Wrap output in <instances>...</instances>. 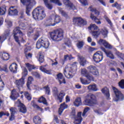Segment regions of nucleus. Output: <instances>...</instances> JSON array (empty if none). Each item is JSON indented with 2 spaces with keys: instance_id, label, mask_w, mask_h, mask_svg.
I'll use <instances>...</instances> for the list:
<instances>
[{
  "instance_id": "f257e3e1",
  "label": "nucleus",
  "mask_w": 124,
  "mask_h": 124,
  "mask_svg": "<svg viewBox=\"0 0 124 124\" xmlns=\"http://www.w3.org/2000/svg\"><path fill=\"white\" fill-rule=\"evenodd\" d=\"M33 18L36 20V21H41L43 20L44 18L46 17V14L44 10L43 7H38L35 9L32 13Z\"/></svg>"
},
{
  "instance_id": "f03ea898",
  "label": "nucleus",
  "mask_w": 124,
  "mask_h": 124,
  "mask_svg": "<svg viewBox=\"0 0 124 124\" xmlns=\"http://www.w3.org/2000/svg\"><path fill=\"white\" fill-rule=\"evenodd\" d=\"M19 33L21 38V42L22 43H26V40H27V37L25 34L21 31V29L19 27H16L13 31L14 37L15 41L18 43L19 45H20V40H19V37L17 36V34Z\"/></svg>"
},
{
  "instance_id": "7ed1b4c3",
  "label": "nucleus",
  "mask_w": 124,
  "mask_h": 124,
  "mask_svg": "<svg viewBox=\"0 0 124 124\" xmlns=\"http://www.w3.org/2000/svg\"><path fill=\"white\" fill-rule=\"evenodd\" d=\"M50 35L52 40L61 41L63 38V31L62 29H57L51 32Z\"/></svg>"
},
{
  "instance_id": "20e7f679",
  "label": "nucleus",
  "mask_w": 124,
  "mask_h": 124,
  "mask_svg": "<svg viewBox=\"0 0 124 124\" xmlns=\"http://www.w3.org/2000/svg\"><path fill=\"white\" fill-rule=\"evenodd\" d=\"M21 2L23 4V5H26V13L27 14L28 16H30V12L31 10L32 9L34 5L36 3L35 0H20Z\"/></svg>"
},
{
  "instance_id": "39448f33",
  "label": "nucleus",
  "mask_w": 124,
  "mask_h": 124,
  "mask_svg": "<svg viewBox=\"0 0 124 124\" xmlns=\"http://www.w3.org/2000/svg\"><path fill=\"white\" fill-rule=\"evenodd\" d=\"M76 71H77L76 66H72L71 67L66 66L64 71V75L68 79H70L74 76V75L76 73Z\"/></svg>"
},
{
  "instance_id": "423d86ee",
  "label": "nucleus",
  "mask_w": 124,
  "mask_h": 124,
  "mask_svg": "<svg viewBox=\"0 0 124 124\" xmlns=\"http://www.w3.org/2000/svg\"><path fill=\"white\" fill-rule=\"evenodd\" d=\"M86 99L84 102V104L87 106H93L96 104V97L93 93H89L86 96Z\"/></svg>"
},
{
  "instance_id": "0eeeda50",
  "label": "nucleus",
  "mask_w": 124,
  "mask_h": 124,
  "mask_svg": "<svg viewBox=\"0 0 124 124\" xmlns=\"http://www.w3.org/2000/svg\"><path fill=\"white\" fill-rule=\"evenodd\" d=\"M52 94L54 97H55L56 99H58L60 103H61V102H62L63 96L65 95V93L62 91H61L60 93H59L58 88L54 87L52 88Z\"/></svg>"
},
{
  "instance_id": "6e6552de",
  "label": "nucleus",
  "mask_w": 124,
  "mask_h": 124,
  "mask_svg": "<svg viewBox=\"0 0 124 124\" xmlns=\"http://www.w3.org/2000/svg\"><path fill=\"white\" fill-rule=\"evenodd\" d=\"M50 43L47 39H39L36 43V48L40 49L41 47H43L45 49L49 48Z\"/></svg>"
},
{
  "instance_id": "1a4fd4ad",
  "label": "nucleus",
  "mask_w": 124,
  "mask_h": 124,
  "mask_svg": "<svg viewBox=\"0 0 124 124\" xmlns=\"http://www.w3.org/2000/svg\"><path fill=\"white\" fill-rule=\"evenodd\" d=\"M114 93L115 94V97L113 98V100L116 102L118 101H122L124 99V94L122 92L117 89L116 87H113Z\"/></svg>"
},
{
  "instance_id": "9d476101",
  "label": "nucleus",
  "mask_w": 124,
  "mask_h": 124,
  "mask_svg": "<svg viewBox=\"0 0 124 124\" xmlns=\"http://www.w3.org/2000/svg\"><path fill=\"white\" fill-rule=\"evenodd\" d=\"M72 112L71 113V116H73V118L75 119V121L74 122L75 124H80L82 122V117H81V115H82V112H78L77 116L76 117V112L75 108H72Z\"/></svg>"
},
{
  "instance_id": "9b49d317",
  "label": "nucleus",
  "mask_w": 124,
  "mask_h": 124,
  "mask_svg": "<svg viewBox=\"0 0 124 124\" xmlns=\"http://www.w3.org/2000/svg\"><path fill=\"white\" fill-rule=\"evenodd\" d=\"M73 22L74 24L77 25L78 27H83V26H86L87 25V21L79 17H75Z\"/></svg>"
},
{
  "instance_id": "f8f14e48",
  "label": "nucleus",
  "mask_w": 124,
  "mask_h": 124,
  "mask_svg": "<svg viewBox=\"0 0 124 124\" xmlns=\"http://www.w3.org/2000/svg\"><path fill=\"white\" fill-rule=\"evenodd\" d=\"M93 60L95 62H100L103 60V53L101 51H97L93 56Z\"/></svg>"
},
{
  "instance_id": "ddd939ff",
  "label": "nucleus",
  "mask_w": 124,
  "mask_h": 124,
  "mask_svg": "<svg viewBox=\"0 0 124 124\" xmlns=\"http://www.w3.org/2000/svg\"><path fill=\"white\" fill-rule=\"evenodd\" d=\"M87 69L90 73H92L93 75L95 76H98L99 75V73H98V71L96 69V67L93 65H90L88 67H87Z\"/></svg>"
},
{
  "instance_id": "4468645a",
  "label": "nucleus",
  "mask_w": 124,
  "mask_h": 124,
  "mask_svg": "<svg viewBox=\"0 0 124 124\" xmlns=\"http://www.w3.org/2000/svg\"><path fill=\"white\" fill-rule=\"evenodd\" d=\"M18 102L19 105H18V107L19 108V111L20 113H22V114H26L27 113V107L24 104L21 103L20 100H18Z\"/></svg>"
},
{
  "instance_id": "2eb2a0df",
  "label": "nucleus",
  "mask_w": 124,
  "mask_h": 124,
  "mask_svg": "<svg viewBox=\"0 0 124 124\" xmlns=\"http://www.w3.org/2000/svg\"><path fill=\"white\" fill-rule=\"evenodd\" d=\"M10 36V30H8L5 31L4 33L1 35L0 36V41L2 43L4 40L7 39V38Z\"/></svg>"
},
{
  "instance_id": "dca6fc26",
  "label": "nucleus",
  "mask_w": 124,
  "mask_h": 124,
  "mask_svg": "<svg viewBox=\"0 0 124 124\" xmlns=\"http://www.w3.org/2000/svg\"><path fill=\"white\" fill-rule=\"evenodd\" d=\"M98 43L100 45H103L106 48L108 49H112L113 47L111 45H110L108 42L106 41L105 40L101 39L99 40Z\"/></svg>"
},
{
  "instance_id": "f3484780",
  "label": "nucleus",
  "mask_w": 124,
  "mask_h": 124,
  "mask_svg": "<svg viewBox=\"0 0 124 124\" xmlns=\"http://www.w3.org/2000/svg\"><path fill=\"white\" fill-rule=\"evenodd\" d=\"M19 96H20V95L19 94L18 91L15 89H13L11 92V95L10 96L11 99L13 100H16Z\"/></svg>"
},
{
  "instance_id": "a211bd4d",
  "label": "nucleus",
  "mask_w": 124,
  "mask_h": 124,
  "mask_svg": "<svg viewBox=\"0 0 124 124\" xmlns=\"http://www.w3.org/2000/svg\"><path fill=\"white\" fill-rule=\"evenodd\" d=\"M15 7L14 6H12L11 7L9 10V15H10L11 16H14L15 15H18V11L17 9H15Z\"/></svg>"
},
{
  "instance_id": "6ab92c4d",
  "label": "nucleus",
  "mask_w": 124,
  "mask_h": 124,
  "mask_svg": "<svg viewBox=\"0 0 124 124\" xmlns=\"http://www.w3.org/2000/svg\"><path fill=\"white\" fill-rule=\"evenodd\" d=\"M24 84H25V78H21L19 80H16V84L18 89L22 88Z\"/></svg>"
},
{
  "instance_id": "aec40b11",
  "label": "nucleus",
  "mask_w": 124,
  "mask_h": 124,
  "mask_svg": "<svg viewBox=\"0 0 124 124\" xmlns=\"http://www.w3.org/2000/svg\"><path fill=\"white\" fill-rule=\"evenodd\" d=\"M63 2L64 5L67 7H70V8H71V9H73V10H75V9H76L75 6H74L73 4L70 2V1H69V0H64Z\"/></svg>"
},
{
  "instance_id": "412c9836",
  "label": "nucleus",
  "mask_w": 124,
  "mask_h": 124,
  "mask_svg": "<svg viewBox=\"0 0 124 124\" xmlns=\"http://www.w3.org/2000/svg\"><path fill=\"white\" fill-rule=\"evenodd\" d=\"M57 79L59 80V82L60 83V85H62V83L63 84H65V79H64V78L62 77V73H59L57 75Z\"/></svg>"
},
{
  "instance_id": "4be33fe9",
  "label": "nucleus",
  "mask_w": 124,
  "mask_h": 124,
  "mask_svg": "<svg viewBox=\"0 0 124 124\" xmlns=\"http://www.w3.org/2000/svg\"><path fill=\"white\" fill-rule=\"evenodd\" d=\"M18 68V66L17 64L15 63H12L9 67V69L11 72L13 73H16L17 72V69Z\"/></svg>"
},
{
  "instance_id": "5701e85b",
  "label": "nucleus",
  "mask_w": 124,
  "mask_h": 124,
  "mask_svg": "<svg viewBox=\"0 0 124 124\" xmlns=\"http://www.w3.org/2000/svg\"><path fill=\"white\" fill-rule=\"evenodd\" d=\"M46 23L47 24L46 25L47 27L55 26V25H56V23H55L54 19L52 17V16L46 20Z\"/></svg>"
},
{
  "instance_id": "b1692460",
  "label": "nucleus",
  "mask_w": 124,
  "mask_h": 124,
  "mask_svg": "<svg viewBox=\"0 0 124 124\" xmlns=\"http://www.w3.org/2000/svg\"><path fill=\"white\" fill-rule=\"evenodd\" d=\"M78 60L79 61V63L80 65L84 66L86 64L87 62V60H86V58H84L82 56L78 55Z\"/></svg>"
},
{
  "instance_id": "393cba45",
  "label": "nucleus",
  "mask_w": 124,
  "mask_h": 124,
  "mask_svg": "<svg viewBox=\"0 0 124 124\" xmlns=\"http://www.w3.org/2000/svg\"><path fill=\"white\" fill-rule=\"evenodd\" d=\"M67 108V106L65 104V103H63L61 104L60 108L59 109V115H62V112H63V110L64 109H66Z\"/></svg>"
},
{
  "instance_id": "a878e982",
  "label": "nucleus",
  "mask_w": 124,
  "mask_h": 124,
  "mask_svg": "<svg viewBox=\"0 0 124 124\" xmlns=\"http://www.w3.org/2000/svg\"><path fill=\"white\" fill-rule=\"evenodd\" d=\"M102 92L107 97L108 99L110 96V93H109V89L107 87H104L101 90Z\"/></svg>"
},
{
  "instance_id": "bb28decb",
  "label": "nucleus",
  "mask_w": 124,
  "mask_h": 124,
  "mask_svg": "<svg viewBox=\"0 0 124 124\" xmlns=\"http://www.w3.org/2000/svg\"><path fill=\"white\" fill-rule=\"evenodd\" d=\"M88 90L89 91H93V92H97L98 91V89L97 88V86L96 84H94L92 85H90L87 87Z\"/></svg>"
},
{
  "instance_id": "cd10ccee",
  "label": "nucleus",
  "mask_w": 124,
  "mask_h": 124,
  "mask_svg": "<svg viewBox=\"0 0 124 124\" xmlns=\"http://www.w3.org/2000/svg\"><path fill=\"white\" fill-rule=\"evenodd\" d=\"M90 17L93 21H94L95 23H96L97 25H100V24H101V21L99 20V19L97 18L96 17L93 16V13H91Z\"/></svg>"
},
{
  "instance_id": "c85d7f7f",
  "label": "nucleus",
  "mask_w": 124,
  "mask_h": 124,
  "mask_svg": "<svg viewBox=\"0 0 124 124\" xmlns=\"http://www.w3.org/2000/svg\"><path fill=\"white\" fill-rule=\"evenodd\" d=\"M74 104L75 106H77V107L81 106V105H82V101L81 100V98L78 97L76 99L75 101L74 102Z\"/></svg>"
},
{
  "instance_id": "c756f323",
  "label": "nucleus",
  "mask_w": 124,
  "mask_h": 124,
  "mask_svg": "<svg viewBox=\"0 0 124 124\" xmlns=\"http://www.w3.org/2000/svg\"><path fill=\"white\" fill-rule=\"evenodd\" d=\"M106 55L107 57L110 59V60H114V59H115V55H114L113 52L110 50H108V51L106 52Z\"/></svg>"
},
{
  "instance_id": "7c9ffc66",
  "label": "nucleus",
  "mask_w": 124,
  "mask_h": 124,
  "mask_svg": "<svg viewBox=\"0 0 124 124\" xmlns=\"http://www.w3.org/2000/svg\"><path fill=\"white\" fill-rule=\"evenodd\" d=\"M33 78H32V77H29L28 78V80L27 83V87L28 90H31V87L30 86L31 85V82H33Z\"/></svg>"
},
{
  "instance_id": "2f4dec72",
  "label": "nucleus",
  "mask_w": 124,
  "mask_h": 124,
  "mask_svg": "<svg viewBox=\"0 0 124 124\" xmlns=\"http://www.w3.org/2000/svg\"><path fill=\"white\" fill-rule=\"evenodd\" d=\"M52 18H53L55 24H59L61 22V17L59 16L52 15Z\"/></svg>"
},
{
  "instance_id": "473e14b6",
  "label": "nucleus",
  "mask_w": 124,
  "mask_h": 124,
  "mask_svg": "<svg viewBox=\"0 0 124 124\" xmlns=\"http://www.w3.org/2000/svg\"><path fill=\"white\" fill-rule=\"evenodd\" d=\"M33 121L35 124H41V118L39 116H35L33 119Z\"/></svg>"
},
{
  "instance_id": "72a5a7b5",
  "label": "nucleus",
  "mask_w": 124,
  "mask_h": 124,
  "mask_svg": "<svg viewBox=\"0 0 124 124\" xmlns=\"http://www.w3.org/2000/svg\"><path fill=\"white\" fill-rule=\"evenodd\" d=\"M38 102H39V103H43V104L46 105V106L47 105H48V103H47V100H46V98H45L43 96H42L39 98V99L38 100Z\"/></svg>"
},
{
  "instance_id": "f704fd0d",
  "label": "nucleus",
  "mask_w": 124,
  "mask_h": 124,
  "mask_svg": "<svg viewBox=\"0 0 124 124\" xmlns=\"http://www.w3.org/2000/svg\"><path fill=\"white\" fill-rule=\"evenodd\" d=\"M44 0L45 5L46 6V7L48 8V9H49L51 10L53 8V6L52 5V4L49 3V2L48 1V0Z\"/></svg>"
},
{
  "instance_id": "c9c22d12",
  "label": "nucleus",
  "mask_w": 124,
  "mask_h": 124,
  "mask_svg": "<svg viewBox=\"0 0 124 124\" xmlns=\"http://www.w3.org/2000/svg\"><path fill=\"white\" fill-rule=\"evenodd\" d=\"M1 59L3 61H8L9 60V54L5 52L3 53L2 54Z\"/></svg>"
},
{
  "instance_id": "e433bc0d",
  "label": "nucleus",
  "mask_w": 124,
  "mask_h": 124,
  "mask_svg": "<svg viewBox=\"0 0 124 124\" xmlns=\"http://www.w3.org/2000/svg\"><path fill=\"white\" fill-rule=\"evenodd\" d=\"M6 12V7L3 6L0 7V15H4Z\"/></svg>"
},
{
  "instance_id": "4c0bfd02",
  "label": "nucleus",
  "mask_w": 124,
  "mask_h": 124,
  "mask_svg": "<svg viewBox=\"0 0 124 124\" xmlns=\"http://www.w3.org/2000/svg\"><path fill=\"white\" fill-rule=\"evenodd\" d=\"M112 6L113 7H116V9L120 11V10H122V5L121 4L118 3V2H115L114 4H113L112 5Z\"/></svg>"
},
{
  "instance_id": "58836bf2",
  "label": "nucleus",
  "mask_w": 124,
  "mask_h": 124,
  "mask_svg": "<svg viewBox=\"0 0 124 124\" xmlns=\"http://www.w3.org/2000/svg\"><path fill=\"white\" fill-rule=\"evenodd\" d=\"M89 30H90L92 31H95L96 30H98V27L96 26L95 24H91L90 26L88 27Z\"/></svg>"
},
{
  "instance_id": "ea45409f",
  "label": "nucleus",
  "mask_w": 124,
  "mask_h": 124,
  "mask_svg": "<svg viewBox=\"0 0 124 124\" xmlns=\"http://www.w3.org/2000/svg\"><path fill=\"white\" fill-rule=\"evenodd\" d=\"M101 32L104 37H107V35L108 34V30H107V29L104 28L102 30Z\"/></svg>"
},
{
  "instance_id": "a19ab883",
  "label": "nucleus",
  "mask_w": 124,
  "mask_h": 124,
  "mask_svg": "<svg viewBox=\"0 0 124 124\" xmlns=\"http://www.w3.org/2000/svg\"><path fill=\"white\" fill-rule=\"evenodd\" d=\"M26 67L29 71H31L32 69H35V67L33 65H31L29 63H26Z\"/></svg>"
},
{
  "instance_id": "79ce46f5",
  "label": "nucleus",
  "mask_w": 124,
  "mask_h": 124,
  "mask_svg": "<svg viewBox=\"0 0 124 124\" xmlns=\"http://www.w3.org/2000/svg\"><path fill=\"white\" fill-rule=\"evenodd\" d=\"M31 75L32 76H34L35 78H37L38 79H41V75L37 72H32Z\"/></svg>"
},
{
  "instance_id": "37998d69",
  "label": "nucleus",
  "mask_w": 124,
  "mask_h": 124,
  "mask_svg": "<svg viewBox=\"0 0 124 124\" xmlns=\"http://www.w3.org/2000/svg\"><path fill=\"white\" fill-rule=\"evenodd\" d=\"M43 89L45 90L46 94L47 95H50V93H51V91L50 90V87H49L48 85L46 86L43 87Z\"/></svg>"
},
{
  "instance_id": "c03bdc74",
  "label": "nucleus",
  "mask_w": 124,
  "mask_h": 124,
  "mask_svg": "<svg viewBox=\"0 0 124 124\" xmlns=\"http://www.w3.org/2000/svg\"><path fill=\"white\" fill-rule=\"evenodd\" d=\"M25 96L28 100L29 101H31V93H29L28 92H25L24 93Z\"/></svg>"
},
{
  "instance_id": "a18cd8bd",
  "label": "nucleus",
  "mask_w": 124,
  "mask_h": 124,
  "mask_svg": "<svg viewBox=\"0 0 124 124\" xmlns=\"http://www.w3.org/2000/svg\"><path fill=\"white\" fill-rule=\"evenodd\" d=\"M22 77L21 78H23V79H24V80L26 79V76L28 75V70H27V68H24L22 72Z\"/></svg>"
},
{
  "instance_id": "49530a36",
  "label": "nucleus",
  "mask_w": 124,
  "mask_h": 124,
  "mask_svg": "<svg viewBox=\"0 0 124 124\" xmlns=\"http://www.w3.org/2000/svg\"><path fill=\"white\" fill-rule=\"evenodd\" d=\"M80 82L83 85H89V84H90V83H91V81L86 80V79H84L82 78H80Z\"/></svg>"
},
{
  "instance_id": "de8ad7c7",
  "label": "nucleus",
  "mask_w": 124,
  "mask_h": 124,
  "mask_svg": "<svg viewBox=\"0 0 124 124\" xmlns=\"http://www.w3.org/2000/svg\"><path fill=\"white\" fill-rule=\"evenodd\" d=\"M39 62H40V63H42L44 62V56H43V55H42L41 52L39 53Z\"/></svg>"
},
{
  "instance_id": "09e8293b",
  "label": "nucleus",
  "mask_w": 124,
  "mask_h": 124,
  "mask_svg": "<svg viewBox=\"0 0 124 124\" xmlns=\"http://www.w3.org/2000/svg\"><path fill=\"white\" fill-rule=\"evenodd\" d=\"M31 105L32 106V107L36 108V109H41L37 104H36V103L34 101H32L31 102Z\"/></svg>"
},
{
  "instance_id": "8fccbe9b",
  "label": "nucleus",
  "mask_w": 124,
  "mask_h": 124,
  "mask_svg": "<svg viewBox=\"0 0 124 124\" xmlns=\"http://www.w3.org/2000/svg\"><path fill=\"white\" fill-rule=\"evenodd\" d=\"M40 32L37 31L36 33L34 34V35L33 36V39H34V40H37V38H38V37L40 36Z\"/></svg>"
},
{
  "instance_id": "3c124183",
  "label": "nucleus",
  "mask_w": 124,
  "mask_h": 124,
  "mask_svg": "<svg viewBox=\"0 0 124 124\" xmlns=\"http://www.w3.org/2000/svg\"><path fill=\"white\" fill-rule=\"evenodd\" d=\"M118 86L121 89L124 90V79H122L119 83Z\"/></svg>"
},
{
  "instance_id": "603ef678",
  "label": "nucleus",
  "mask_w": 124,
  "mask_h": 124,
  "mask_svg": "<svg viewBox=\"0 0 124 124\" xmlns=\"http://www.w3.org/2000/svg\"><path fill=\"white\" fill-rule=\"evenodd\" d=\"M10 111L11 112V114H13V115H15V114H16V113H17V108H11L10 109Z\"/></svg>"
},
{
  "instance_id": "864d4df0",
  "label": "nucleus",
  "mask_w": 124,
  "mask_h": 124,
  "mask_svg": "<svg viewBox=\"0 0 124 124\" xmlns=\"http://www.w3.org/2000/svg\"><path fill=\"white\" fill-rule=\"evenodd\" d=\"M20 30H26V29H27V26H26V24L23 22H21L20 24H19V26L18 27Z\"/></svg>"
},
{
  "instance_id": "5fc2aeb1",
  "label": "nucleus",
  "mask_w": 124,
  "mask_h": 124,
  "mask_svg": "<svg viewBox=\"0 0 124 124\" xmlns=\"http://www.w3.org/2000/svg\"><path fill=\"white\" fill-rule=\"evenodd\" d=\"M77 45L78 49H81V48H83V46H84V42H83V41L78 42Z\"/></svg>"
},
{
  "instance_id": "6e6d98bb",
  "label": "nucleus",
  "mask_w": 124,
  "mask_h": 124,
  "mask_svg": "<svg viewBox=\"0 0 124 124\" xmlns=\"http://www.w3.org/2000/svg\"><path fill=\"white\" fill-rule=\"evenodd\" d=\"M92 35L95 38H97L98 35H99V31H93L92 32Z\"/></svg>"
},
{
  "instance_id": "4d7b16f0",
  "label": "nucleus",
  "mask_w": 124,
  "mask_h": 124,
  "mask_svg": "<svg viewBox=\"0 0 124 124\" xmlns=\"http://www.w3.org/2000/svg\"><path fill=\"white\" fill-rule=\"evenodd\" d=\"M50 2H53V3H55L56 4H58L59 6L62 5V3L60 2L59 0H50Z\"/></svg>"
},
{
  "instance_id": "13d9d810",
  "label": "nucleus",
  "mask_w": 124,
  "mask_h": 124,
  "mask_svg": "<svg viewBox=\"0 0 124 124\" xmlns=\"http://www.w3.org/2000/svg\"><path fill=\"white\" fill-rule=\"evenodd\" d=\"M90 111V108H89V107H86V108L84 109V111H83V113H82V117H86V114L87 112L88 111Z\"/></svg>"
},
{
  "instance_id": "bf43d9fd",
  "label": "nucleus",
  "mask_w": 124,
  "mask_h": 124,
  "mask_svg": "<svg viewBox=\"0 0 124 124\" xmlns=\"http://www.w3.org/2000/svg\"><path fill=\"white\" fill-rule=\"evenodd\" d=\"M88 75V71L86 70V69H81V75L82 76L86 77V75Z\"/></svg>"
},
{
  "instance_id": "052dcab7",
  "label": "nucleus",
  "mask_w": 124,
  "mask_h": 124,
  "mask_svg": "<svg viewBox=\"0 0 124 124\" xmlns=\"http://www.w3.org/2000/svg\"><path fill=\"white\" fill-rule=\"evenodd\" d=\"M60 13L62 15V16H63V17H65V18H67L68 17V16L67 14L66 13V12H65V11H64L63 10H61Z\"/></svg>"
},
{
  "instance_id": "680f3d73",
  "label": "nucleus",
  "mask_w": 124,
  "mask_h": 124,
  "mask_svg": "<svg viewBox=\"0 0 124 124\" xmlns=\"http://www.w3.org/2000/svg\"><path fill=\"white\" fill-rule=\"evenodd\" d=\"M63 45H65L66 46H68V47H70L71 46V42L70 40H68L67 42H65Z\"/></svg>"
},
{
  "instance_id": "e2e57ef3",
  "label": "nucleus",
  "mask_w": 124,
  "mask_h": 124,
  "mask_svg": "<svg viewBox=\"0 0 124 124\" xmlns=\"http://www.w3.org/2000/svg\"><path fill=\"white\" fill-rule=\"evenodd\" d=\"M42 72H44V73H46V74H51L52 72V70H47V69H45L43 71H42Z\"/></svg>"
},
{
  "instance_id": "0e129e2a",
  "label": "nucleus",
  "mask_w": 124,
  "mask_h": 124,
  "mask_svg": "<svg viewBox=\"0 0 124 124\" xmlns=\"http://www.w3.org/2000/svg\"><path fill=\"white\" fill-rule=\"evenodd\" d=\"M80 3L83 4V5H87L88 2H87V0H78Z\"/></svg>"
},
{
  "instance_id": "69168bd1",
  "label": "nucleus",
  "mask_w": 124,
  "mask_h": 124,
  "mask_svg": "<svg viewBox=\"0 0 124 124\" xmlns=\"http://www.w3.org/2000/svg\"><path fill=\"white\" fill-rule=\"evenodd\" d=\"M85 77H86V78L89 79V81H92V80H93V76L88 74L85 76Z\"/></svg>"
},
{
  "instance_id": "338daca9",
  "label": "nucleus",
  "mask_w": 124,
  "mask_h": 124,
  "mask_svg": "<svg viewBox=\"0 0 124 124\" xmlns=\"http://www.w3.org/2000/svg\"><path fill=\"white\" fill-rule=\"evenodd\" d=\"M105 20H106L107 22L110 25V26H112V22L111 20L107 17V16H105L104 17Z\"/></svg>"
},
{
  "instance_id": "774afa93",
  "label": "nucleus",
  "mask_w": 124,
  "mask_h": 124,
  "mask_svg": "<svg viewBox=\"0 0 124 124\" xmlns=\"http://www.w3.org/2000/svg\"><path fill=\"white\" fill-rule=\"evenodd\" d=\"M33 33V29L32 28H31V29L28 31V32L27 33L28 36H31V33Z\"/></svg>"
}]
</instances>
